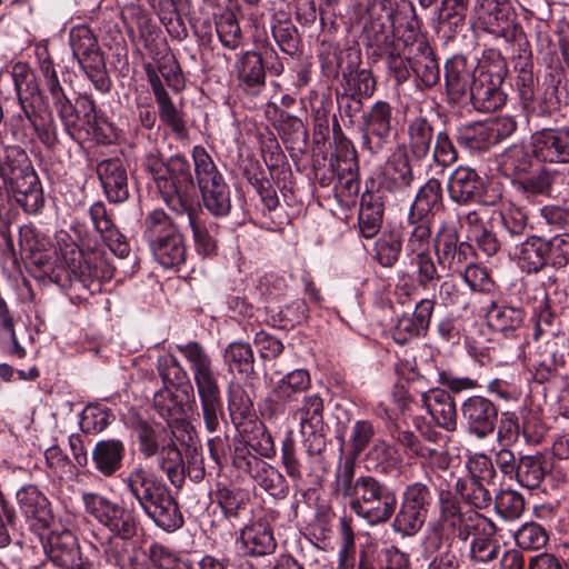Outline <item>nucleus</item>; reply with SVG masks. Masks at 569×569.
<instances>
[{
  "label": "nucleus",
  "mask_w": 569,
  "mask_h": 569,
  "mask_svg": "<svg viewBox=\"0 0 569 569\" xmlns=\"http://www.w3.org/2000/svg\"><path fill=\"white\" fill-rule=\"evenodd\" d=\"M49 560L61 569H92V562L81 552L77 537L70 530L52 531L43 542Z\"/></svg>",
  "instance_id": "obj_17"
},
{
  "label": "nucleus",
  "mask_w": 569,
  "mask_h": 569,
  "mask_svg": "<svg viewBox=\"0 0 569 569\" xmlns=\"http://www.w3.org/2000/svg\"><path fill=\"white\" fill-rule=\"evenodd\" d=\"M546 475V463L541 456H521L513 478L522 487L533 490L540 487Z\"/></svg>",
  "instance_id": "obj_49"
},
{
  "label": "nucleus",
  "mask_w": 569,
  "mask_h": 569,
  "mask_svg": "<svg viewBox=\"0 0 569 569\" xmlns=\"http://www.w3.org/2000/svg\"><path fill=\"white\" fill-rule=\"evenodd\" d=\"M158 372L164 383L178 387L182 391L184 383H191L188 372L181 366L180 361L172 355H166L158 359Z\"/></svg>",
  "instance_id": "obj_64"
},
{
  "label": "nucleus",
  "mask_w": 569,
  "mask_h": 569,
  "mask_svg": "<svg viewBox=\"0 0 569 569\" xmlns=\"http://www.w3.org/2000/svg\"><path fill=\"white\" fill-rule=\"evenodd\" d=\"M1 177L16 203L28 214H36L44 206L40 179L27 152L20 147H8Z\"/></svg>",
  "instance_id": "obj_6"
},
{
  "label": "nucleus",
  "mask_w": 569,
  "mask_h": 569,
  "mask_svg": "<svg viewBox=\"0 0 569 569\" xmlns=\"http://www.w3.org/2000/svg\"><path fill=\"white\" fill-rule=\"evenodd\" d=\"M89 216L94 229L101 236L111 252L119 258L128 257L130 246L126 237L116 228L107 212L104 203L102 201L94 202L89 208Z\"/></svg>",
  "instance_id": "obj_26"
},
{
  "label": "nucleus",
  "mask_w": 569,
  "mask_h": 569,
  "mask_svg": "<svg viewBox=\"0 0 569 569\" xmlns=\"http://www.w3.org/2000/svg\"><path fill=\"white\" fill-rule=\"evenodd\" d=\"M171 37L182 39L187 36L184 22L178 11L181 0H147Z\"/></svg>",
  "instance_id": "obj_46"
},
{
  "label": "nucleus",
  "mask_w": 569,
  "mask_h": 569,
  "mask_svg": "<svg viewBox=\"0 0 569 569\" xmlns=\"http://www.w3.org/2000/svg\"><path fill=\"white\" fill-rule=\"evenodd\" d=\"M12 81L19 101L39 100L40 88L36 74L28 64L18 62L12 67Z\"/></svg>",
  "instance_id": "obj_53"
},
{
  "label": "nucleus",
  "mask_w": 569,
  "mask_h": 569,
  "mask_svg": "<svg viewBox=\"0 0 569 569\" xmlns=\"http://www.w3.org/2000/svg\"><path fill=\"white\" fill-rule=\"evenodd\" d=\"M97 174L107 199L121 203L129 198L128 173L120 158L103 159L97 164Z\"/></svg>",
  "instance_id": "obj_22"
},
{
  "label": "nucleus",
  "mask_w": 569,
  "mask_h": 569,
  "mask_svg": "<svg viewBox=\"0 0 569 569\" xmlns=\"http://www.w3.org/2000/svg\"><path fill=\"white\" fill-rule=\"evenodd\" d=\"M413 53L412 74L425 88L436 86L440 80V67L430 44L422 38L411 41Z\"/></svg>",
  "instance_id": "obj_31"
},
{
  "label": "nucleus",
  "mask_w": 569,
  "mask_h": 569,
  "mask_svg": "<svg viewBox=\"0 0 569 569\" xmlns=\"http://www.w3.org/2000/svg\"><path fill=\"white\" fill-rule=\"evenodd\" d=\"M158 467L174 488H181L186 479L182 453L173 440L161 445L157 455Z\"/></svg>",
  "instance_id": "obj_41"
},
{
  "label": "nucleus",
  "mask_w": 569,
  "mask_h": 569,
  "mask_svg": "<svg viewBox=\"0 0 569 569\" xmlns=\"http://www.w3.org/2000/svg\"><path fill=\"white\" fill-rule=\"evenodd\" d=\"M383 210L385 208L380 197L375 194L362 196L358 224L359 232L363 238L371 239L379 233L383 219Z\"/></svg>",
  "instance_id": "obj_40"
},
{
  "label": "nucleus",
  "mask_w": 569,
  "mask_h": 569,
  "mask_svg": "<svg viewBox=\"0 0 569 569\" xmlns=\"http://www.w3.org/2000/svg\"><path fill=\"white\" fill-rule=\"evenodd\" d=\"M214 501L226 519H237L249 502V493L236 486H218Z\"/></svg>",
  "instance_id": "obj_44"
},
{
  "label": "nucleus",
  "mask_w": 569,
  "mask_h": 569,
  "mask_svg": "<svg viewBox=\"0 0 569 569\" xmlns=\"http://www.w3.org/2000/svg\"><path fill=\"white\" fill-rule=\"evenodd\" d=\"M393 107L377 100L361 116V147L370 154L382 152L391 142Z\"/></svg>",
  "instance_id": "obj_14"
},
{
  "label": "nucleus",
  "mask_w": 569,
  "mask_h": 569,
  "mask_svg": "<svg viewBox=\"0 0 569 569\" xmlns=\"http://www.w3.org/2000/svg\"><path fill=\"white\" fill-rule=\"evenodd\" d=\"M402 249V239L396 231L383 232L375 243L376 259L385 268H391L398 261Z\"/></svg>",
  "instance_id": "obj_55"
},
{
  "label": "nucleus",
  "mask_w": 569,
  "mask_h": 569,
  "mask_svg": "<svg viewBox=\"0 0 569 569\" xmlns=\"http://www.w3.org/2000/svg\"><path fill=\"white\" fill-rule=\"evenodd\" d=\"M112 411L101 405H88L80 418V427L86 433H98L103 431L112 421Z\"/></svg>",
  "instance_id": "obj_58"
},
{
  "label": "nucleus",
  "mask_w": 569,
  "mask_h": 569,
  "mask_svg": "<svg viewBox=\"0 0 569 569\" xmlns=\"http://www.w3.org/2000/svg\"><path fill=\"white\" fill-rule=\"evenodd\" d=\"M521 51L522 54H519L518 61L515 64V68L518 71L516 87L523 107L529 108L535 100L537 80L533 73V64L530 59L531 52L527 50V47H523Z\"/></svg>",
  "instance_id": "obj_45"
},
{
  "label": "nucleus",
  "mask_w": 569,
  "mask_h": 569,
  "mask_svg": "<svg viewBox=\"0 0 569 569\" xmlns=\"http://www.w3.org/2000/svg\"><path fill=\"white\" fill-rule=\"evenodd\" d=\"M189 227L192 231L194 247L198 253L211 256L216 251V241L210 236L206 227L201 223L197 208L193 206L190 210H184Z\"/></svg>",
  "instance_id": "obj_61"
},
{
  "label": "nucleus",
  "mask_w": 569,
  "mask_h": 569,
  "mask_svg": "<svg viewBox=\"0 0 569 569\" xmlns=\"http://www.w3.org/2000/svg\"><path fill=\"white\" fill-rule=\"evenodd\" d=\"M475 11L486 32L520 47L529 46L510 0H477Z\"/></svg>",
  "instance_id": "obj_11"
},
{
  "label": "nucleus",
  "mask_w": 569,
  "mask_h": 569,
  "mask_svg": "<svg viewBox=\"0 0 569 569\" xmlns=\"http://www.w3.org/2000/svg\"><path fill=\"white\" fill-rule=\"evenodd\" d=\"M177 350L189 363L193 383H184L179 395L168 388L157 391L153 396V406L158 413L168 422L178 421L188 412L197 410L194 388L200 400L201 415L206 429L214 432L220 426L223 415L219 371L206 348L198 341L177 345Z\"/></svg>",
  "instance_id": "obj_1"
},
{
  "label": "nucleus",
  "mask_w": 569,
  "mask_h": 569,
  "mask_svg": "<svg viewBox=\"0 0 569 569\" xmlns=\"http://www.w3.org/2000/svg\"><path fill=\"white\" fill-rule=\"evenodd\" d=\"M222 359L229 372L237 371L244 376L254 372V355L248 342H230L222 351Z\"/></svg>",
  "instance_id": "obj_43"
},
{
  "label": "nucleus",
  "mask_w": 569,
  "mask_h": 569,
  "mask_svg": "<svg viewBox=\"0 0 569 569\" xmlns=\"http://www.w3.org/2000/svg\"><path fill=\"white\" fill-rule=\"evenodd\" d=\"M142 236L154 260L163 268H177L184 263L187 247L183 236L171 217L161 209L150 211L142 223Z\"/></svg>",
  "instance_id": "obj_7"
},
{
  "label": "nucleus",
  "mask_w": 569,
  "mask_h": 569,
  "mask_svg": "<svg viewBox=\"0 0 569 569\" xmlns=\"http://www.w3.org/2000/svg\"><path fill=\"white\" fill-rule=\"evenodd\" d=\"M149 558L156 569H194L188 559L160 543L150 546Z\"/></svg>",
  "instance_id": "obj_62"
},
{
  "label": "nucleus",
  "mask_w": 569,
  "mask_h": 569,
  "mask_svg": "<svg viewBox=\"0 0 569 569\" xmlns=\"http://www.w3.org/2000/svg\"><path fill=\"white\" fill-rule=\"evenodd\" d=\"M536 157L549 163H569V127L546 129L532 136Z\"/></svg>",
  "instance_id": "obj_21"
},
{
  "label": "nucleus",
  "mask_w": 569,
  "mask_h": 569,
  "mask_svg": "<svg viewBox=\"0 0 569 569\" xmlns=\"http://www.w3.org/2000/svg\"><path fill=\"white\" fill-rule=\"evenodd\" d=\"M126 445L116 438L101 439L91 450V461L94 469L103 477L114 476L123 465Z\"/></svg>",
  "instance_id": "obj_28"
},
{
  "label": "nucleus",
  "mask_w": 569,
  "mask_h": 569,
  "mask_svg": "<svg viewBox=\"0 0 569 569\" xmlns=\"http://www.w3.org/2000/svg\"><path fill=\"white\" fill-rule=\"evenodd\" d=\"M377 81L371 70L358 69L345 71L341 77V89L363 99L371 98L376 91Z\"/></svg>",
  "instance_id": "obj_51"
},
{
  "label": "nucleus",
  "mask_w": 569,
  "mask_h": 569,
  "mask_svg": "<svg viewBox=\"0 0 569 569\" xmlns=\"http://www.w3.org/2000/svg\"><path fill=\"white\" fill-rule=\"evenodd\" d=\"M413 53L410 36L406 40L399 38L397 43H391L379 53L387 66L388 74L397 84H402L411 78Z\"/></svg>",
  "instance_id": "obj_30"
},
{
  "label": "nucleus",
  "mask_w": 569,
  "mask_h": 569,
  "mask_svg": "<svg viewBox=\"0 0 569 569\" xmlns=\"http://www.w3.org/2000/svg\"><path fill=\"white\" fill-rule=\"evenodd\" d=\"M84 510L114 537L130 540L137 535L138 516L134 508L119 503L98 492H83Z\"/></svg>",
  "instance_id": "obj_10"
},
{
  "label": "nucleus",
  "mask_w": 569,
  "mask_h": 569,
  "mask_svg": "<svg viewBox=\"0 0 569 569\" xmlns=\"http://www.w3.org/2000/svg\"><path fill=\"white\" fill-rule=\"evenodd\" d=\"M193 170L206 209L214 217H224L231 210L230 188L211 156L202 146L192 149Z\"/></svg>",
  "instance_id": "obj_8"
},
{
  "label": "nucleus",
  "mask_w": 569,
  "mask_h": 569,
  "mask_svg": "<svg viewBox=\"0 0 569 569\" xmlns=\"http://www.w3.org/2000/svg\"><path fill=\"white\" fill-rule=\"evenodd\" d=\"M311 386V378L307 370L295 369L272 387L269 396L264 399L262 415L270 418L284 413L287 407L297 401L300 395L305 393Z\"/></svg>",
  "instance_id": "obj_16"
},
{
  "label": "nucleus",
  "mask_w": 569,
  "mask_h": 569,
  "mask_svg": "<svg viewBox=\"0 0 569 569\" xmlns=\"http://www.w3.org/2000/svg\"><path fill=\"white\" fill-rule=\"evenodd\" d=\"M477 60L465 56H453L445 64L446 90L450 101L463 107L470 106L479 112H489L487 101H481L478 92L482 82L479 81Z\"/></svg>",
  "instance_id": "obj_9"
},
{
  "label": "nucleus",
  "mask_w": 569,
  "mask_h": 569,
  "mask_svg": "<svg viewBox=\"0 0 569 569\" xmlns=\"http://www.w3.org/2000/svg\"><path fill=\"white\" fill-rule=\"evenodd\" d=\"M397 21H387L381 14L371 16V20L365 26V37L368 46L376 48L378 54L386 50L391 43H397L392 28Z\"/></svg>",
  "instance_id": "obj_48"
},
{
  "label": "nucleus",
  "mask_w": 569,
  "mask_h": 569,
  "mask_svg": "<svg viewBox=\"0 0 569 569\" xmlns=\"http://www.w3.org/2000/svg\"><path fill=\"white\" fill-rule=\"evenodd\" d=\"M143 166L171 210L182 214L194 206L196 182L192 164L186 156L177 153L162 159L159 152H150Z\"/></svg>",
  "instance_id": "obj_5"
},
{
  "label": "nucleus",
  "mask_w": 569,
  "mask_h": 569,
  "mask_svg": "<svg viewBox=\"0 0 569 569\" xmlns=\"http://www.w3.org/2000/svg\"><path fill=\"white\" fill-rule=\"evenodd\" d=\"M447 189L452 202L468 206L481 198L483 180L475 169L460 166L450 174Z\"/></svg>",
  "instance_id": "obj_23"
},
{
  "label": "nucleus",
  "mask_w": 569,
  "mask_h": 569,
  "mask_svg": "<svg viewBox=\"0 0 569 569\" xmlns=\"http://www.w3.org/2000/svg\"><path fill=\"white\" fill-rule=\"evenodd\" d=\"M44 87L49 91L53 107L64 127L66 132L71 137L76 138L79 129V116L71 103V100L67 96L59 77H54L44 81Z\"/></svg>",
  "instance_id": "obj_38"
},
{
  "label": "nucleus",
  "mask_w": 569,
  "mask_h": 569,
  "mask_svg": "<svg viewBox=\"0 0 569 569\" xmlns=\"http://www.w3.org/2000/svg\"><path fill=\"white\" fill-rule=\"evenodd\" d=\"M500 224V237L507 249L520 241L528 227V212L512 201L501 202L497 211Z\"/></svg>",
  "instance_id": "obj_27"
},
{
  "label": "nucleus",
  "mask_w": 569,
  "mask_h": 569,
  "mask_svg": "<svg viewBox=\"0 0 569 569\" xmlns=\"http://www.w3.org/2000/svg\"><path fill=\"white\" fill-rule=\"evenodd\" d=\"M436 549L437 552L427 565V569H460L463 551L456 548L453 539L443 545L440 537Z\"/></svg>",
  "instance_id": "obj_59"
},
{
  "label": "nucleus",
  "mask_w": 569,
  "mask_h": 569,
  "mask_svg": "<svg viewBox=\"0 0 569 569\" xmlns=\"http://www.w3.org/2000/svg\"><path fill=\"white\" fill-rule=\"evenodd\" d=\"M497 513L506 520H516L525 511V498L516 490H502L495 499Z\"/></svg>",
  "instance_id": "obj_63"
},
{
  "label": "nucleus",
  "mask_w": 569,
  "mask_h": 569,
  "mask_svg": "<svg viewBox=\"0 0 569 569\" xmlns=\"http://www.w3.org/2000/svg\"><path fill=\"white\" fill-rule=\"evenodd\" d=\"M479 81L482 82L481 91L478 92L481 101H487V110L496 111L506 103L507 96L501 86L508 74L507 62L502 54L496 49L483 51L480 60H477Z\"/></svg>",
  "instance_id": "obj_15"
},
{
  "label": "nucleus",
  "mask_w": 569,
  "mask_h": 569,
  "mask_svg": "<svg viewBox=\"0 0 569 569\" xmlns=\"http://www.w3.org/2000/svg\"><path fill=\"white\" fill-rule=\"evenodd\" d=\"M252 480L276 499H283L289 492V486L283 475L267 461Z\"/></svg>",
  "instance_id": "obj_52"
},
{
  "label": "nucleus",
  "mask_w": 569,
  "mask_h": 569,
  "mask_svg": "<svg viewBox=\"0 0 569 569\" xmlns=\"http://www.w3.org/2000/svg\"><path fill=\"white\" fill-rule=\"evenodd\" d=\"M533 148L523 143H515L505 149L498 157V169L500 173L512 180L529 173L533 164Z\"/></svg>",
  "instance_id": "obj_36"
},
{
  "label": "nucleus",
  "mask_w": 569,
  "mask_h": 569,
  "mask_svg": "<svg viewBox=\"0 0 569 569\" xmlns=\"http://www.w3.org/2000/svg\"><path fill=\"white\" fill-rule=\"evenodd\" d=\"M158 104V114L161 122L179 137L187 133L183 112L179 110L169 94L156 100Z\"/></svg>",
  "instance_id": "obj_60"
},
{
  "label": "nucleus",
  "mask_w": 569,
  "mask_h": 569,
  "mask_svg": "<svg viewBox=\"0 0 569 569\" xmlns=\"http://www.w3.org/2000/svg\"><path fill=\"white\" fill-rule=\"evenodd\" d=\"M236 548L243 557L272 555L277 549V540L270 522L262 517L251 520L240 530Z\"/></svg>",
  "instance_id": "obj_19"
},
{
  "label": "nucleus",
  "mask_w": 569,
  "mask_h": 569,
  "mask_svg": "<svg viewBox=\"0 0 569 569\" xmlns=\"http://www.w3.org/2000/svg\"><path fill=\"white\" fill-rule=\"evenodd\" d=\"M516 545L522 550H539L547 546L549 535L547 530L537 522H526L513 533Z\"/></svg>",
  "instance_id": "obj_56"
},
{
  "label": "nucleus",
  "mask_w": 569,
  "mask_h": 569,
  "mask_svg": "<svg viewBox=\"0 0 569 569\" xmlns=\"http://www.w3.org/2000/svg\"><path fill=\"white\" fill-rule=\"evenodd\" d=\"M498 406L482 396H470L461 405V418L469 435L483 440L493 433L498 422Z\"/></svg>",
  "instance_id": "obj_18"
},
{
  "label": "nucleus",
  "mask_w": 569,
  "mask_h": 569,
  "mask_svg": "<svg viewBox=\"0 0 569 569\" xmlns=\"http://www.w3.org/2000/svg\"><path fill=\"white\" fill-rule=\"evenodd\" d=\"M537 342V349L541 358L565 369L569 357V337L566 333L551 335L548 339Z\"/></svg>",
  "instance_id": "obj_54"
},
{
  "label": "nucleus",
  "mask_w": 569,
  "mask_h": 569,
  "mask_svg": "<svg viewBox=\"0 0 569 569\" xmlns=\"http://www.w3.org/2000/svg\"><path fill=\"white\" fill-rule=\"evenodd\" d=\"M558 177L557 170L542 167L531 176L512 180V187L528 200L536 197L549 198Z\"/></svg>",
  "instance_id": "obj_37"
},
{
  "label": "nucleus",
  "mask_w": 569,
  "mask_h": 569,
  "mask_svg": "<svg viewBox=\"0 0 569 569\" xmlns=\"http://www.w3.org/2000/svg\"><path fill=\"white\" fill-rule=\"evenodd\" d=\"M356 465L352 459L340 461L335 471L333 490L348 500L350 509L370 526L388 522L395 515V491L373 476L355 479Z\"/></svg>",
  "instance_id": "obj_3"
},
{
  "label": "nucleus",
  "mask_w": 569,
  "mask_h": 569,
  "mask_svg": "<svg viewBox=\"0 0 569 569\" xmlns=\"http://www.w3.org/2000/svg\"><path fill=\"white\" fill-rule=\"evenodd\" d=\"M436 134L433 121L426 116L420 114L408 120L405 146L415 162H422L430 156Z\"/></svg>",
  "instance_id": "obj_25"
},
{
  "label": "nucleus",
  "mask_w": 569,
  "mask_h": 569,
  "mask_svg": "<svg viewBox=\"0 0 569 569\" xmlns=\"http://www.w3.org/2000/svg\"><path fill=\"white\" fill-rule=\"evenodd\" d=\"M319 58L327 73L333 76L338 74L339 71H341V74L345 71H356L362 61L361 50L358 44L339 48L338 46H326L323 43Z\"/></svg>",
  "instance_id": "obj_34"
},
{
  "label": "nucleus",
  "mask_w": 569,
  "mask_h": 569,
  "mask_svg": "<svg viewBox=\"0 0 569 569\" xmlns=\"http://www.w3.org/2000/svg\"><path fill=\"white\" fill-rule=\"evenodd\" d=\"M442 207L441 182L436 178H430L418 190L408 216V221L415 222V218H425L428 213L437 212Z\"/></svg>",
  "instance_id": "obj_39"
},
{
  "label": "nucleus",
  "mask_w": 569,
  "mask_h": 569,
  "mask_svg": "<svg viewBox=\"0 0 569 569\" xmlns=\"http://www.w3.org/2000/svg\"><path fill=\"white\" fill-rule=\"evenodd\" d=\"M20 510L31 522V526L44 528L52 519L50 503L47 497L36 487L26 486L17 492Z\"/></svg>",
  "instance_id": "obj_33"
},
{
  "label": "nucleus",
  "mask_w": 569,
  "mask_h": 569,
  "mask_svg": "<svg viewBox=\"0 0 569 569\" xmlns=\"http://www.w3.org/2000/svg\"><path fill=\"white\" fill-rule=\"evenodd\" d=\"M367 461L379 473L390 476L400 468L398 450L387 441L378 439L367 453Z\"/></svg>",
  "instance_id": "obj_47"
},
{
  "label": "nucleus",
  "mask_w": 569,
  "mask_h": 569,
  "mask_svg": "<svg viewBox=\"0 0 569 569\" xmlns=\"http://www.w3.org/2000/svg\"><path fill=\"white\" fill-rule=\"evenodd\" d=\"M126 487L143 513L160 529L173 532L183 526L177 500L161 477L142 466L133 467Z\"/></svg>",
  "instance_id": "obj_4"
},
{
  "label": "nucleus",
  "mask_w": 569,
  "mask_h": 569,
  "mask_svg": "<svg viewBox=\"0 0 569 569\" xmlns=\"http://www.w3.org/2000/svg\"><path fill=\"white\" fill-rule=\"evenodd\" d=\"M412 163H416L405 144H399L390 154L386 166V179L393 191H406L415 181Z\"/></svg>",
  "instance_id": "obj_35"
},
{
  "label": "nucleus",
  "mask_w": 569,
  "mask_h": 569,
  "mask_svg": "<svg viewBox=\"0 0 569 569\" xmlns=\"http://www.w3.org/2000/svg\"><path fill=\"white\" fill-rule=\"evenodd\" d=\"M216 31L221 44L227 49L234 50L241 44V28L232 11L227 10L218 16Z\"/></svg>",
  "instance_id": "obj_57"
},
{
  "label": "nucleus",
  "mask_w": 569,
  "mask_h": 569,
  "mask_svg": "<svg viewBox=\"0 0 569 569\" xmlns=\"http://www.w3.org/2000/svg\"><path fill=\"white\" fill-rule=\"evenodd\" d=\"M421 401L438 427L447 431L456 430V403L447 391L439 388L431 389L421 395Z\"/></svg>",
  "instance_id": "obj_32"
},
{
  "label": "nucleus",
  "mask_w": 569,
  "mask_h": 569,
  "mask_svg": "<svg viewBox=\"0 0 569 569\" xmlns=\"http://www.w3.org/2000/svg\"><path fill=\"white\" fill-rule=\"evenodd\" d=\"M325 403L319 393L305 395L301 402L290 408V413L299 421L302 443L310 456L320 455L326 448L327 425L323 420Z\"/></svg>",
  "instance_id": "obj_13"
},
{
  "label": "nucleus",
  "mask_w": 569,
  "mask_h": 569,
  "mask_svg": "<svg viewBox=\"0 0 569 569\" xmlns=\"http://www.w3.org/2000/svg\"><path fill=\"white\" fill-rule=\"evenodd\" d=\"M457 141L471 151H483L493 146L487 122L460 126L457 129Z\"/></svg>",
  "instance_id": "obj_50"
},
{
  "label": "nucleus",
  "mask_w": 569,
  "mask_h": 569,
  "mask_svg": "<svg viewBox=\"0 0 569 569\" xmlns=\"http://www.w3.org/2000/svg\"><path fill=\"white\" fill-rule=\"evenodd\" d=\"M238 79L248 89L264 86L266 71L262 57L256 51H247L241 54L234 64Z\"/></svg>",
  "instance_id": "obj_42"
},
{
  "label": "nucleus",
  "mask_w": 569,
  "mask_h": 569,
  "mask_svg": "<svg viewBox=\"0 0 569 569\" xmlns=\"http://www.w3.org/2000/svg\"><path fill=\"white\" fill-rule=\"evenodd\" d=\"M439 518L437 525L442 532L467 545L463 558L472 566L489 565L499 559L502 548L496 523L476 511H461L459 502L450 491L439 492Z\"/></svg>",
  "instance_id": "obj_2"
},
{
  "label": "nucleus",
  "mask_w": 569,
  "mask_h": 569,
  "mask_svg": "<svg viewBox=\"0 0 569 569\" xmlns=\"http://www.w3.org/2000/svg\"><path fill=\"white\" fill-rule=\"evenodd\" d=\"M489 327L507 338H518L523 329L526 312L522 308L492 301L487 310Z\"/></svg>",
  "instance_id": "obj_29"
},
{
  "label": "nucleus",
  "mask_w": 569,
  "mask_h": 569,
  "mask_svg": "<svg viewBox=\"0 0 569 569\" xmlns=\"http://www.w3.org/2000/svg\"><path fill=\"white\" fill-rule=\"evenodd\" d=\"M432 505L433 493L429 486L422 482L407 486L401 495L392 529L402 537L416 536L423 527Z\"/></svg>",
  "instance_id": "obj_12"
},
{
  "label": "nucleus",
  "mask_w": 569,
  "mask_h": 569,
  "mask_svg": "<svg viewBox=\"0 0 569 569\" xmlns=\"http://www.w3.org/2000/svg\"><path fill=\"white\" fill-rule=\"evenodd\" d=\"M79 254L82 259L78 266L70 268L73 279L92 292L100 291L101 283L113 278L116 268L106 252L97 250L87 254L81 252Z\"/></svg>",
  "instance_id": "obj_20"
},
{
  "label": "nucleus",
  "mask_w": 569,
  "mask_h": 569,
  "mask_svg": "<svg viewBox=\"0 0 569 569\" xmlns=\"http://www.w3.org/2000/svg\"><path fill=\"white\" fill-rule=\"evenodd\" d=\"M509 256L518 260L527 272H539L549 264L548 239L540 236H529L507 249Z\"/></svg>",
  "instance_id": "obj_24"
}]
</instances>
